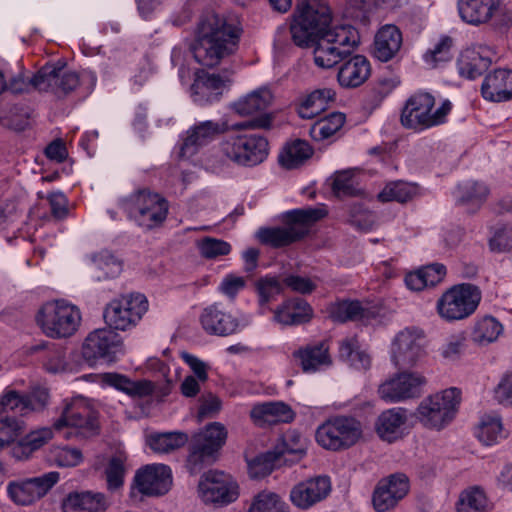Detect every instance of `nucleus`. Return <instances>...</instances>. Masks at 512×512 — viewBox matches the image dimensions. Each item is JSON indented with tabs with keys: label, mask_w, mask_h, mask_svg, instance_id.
<instances>
[{
	"label": "nucleus",
	"mask_w": 512,
	"mask_h": 512,
	"mask_svg": "<svg viewBox=\"0 0 512 512\" xmlns=\"http://www.w3.org/2000/svg\"><path fill=\"white\" fill-rule=\"evenodd\" d=\"M363 308L358 301L340 302L333 311V317L340 321L346 322L356 320L362 316Z\"/></svg>",
	"instance_id": "59"
},
{
	"label": "nucleus",
	"mask_w": 512,
	"mask_h": 512,
	"mask_svg": "<svg viewBox=\"0 0 512 512\" xmlns=\"http://www.w3.org/2000/svg\"><path fill=\"white\" fill-rule=\"evenodd\" d=\"M488 188L478 182H467L458 186L457 198L460 204L470 206L472 210L479 208L487 199Z\"/></svg>",
	"instance_id": "45"
},
{
	"label": "nucleus",
	"mask_w": 512,
	"mask_h": 512,
	"mask_svg": "<svg viewBox=\"0 0 512 512\" xmlns=\"http://www.w3.org/2000/svg\"><path fill=\"white\" fill-rule=\"evenodd\" d=\"M58 481L59 473L49 472L25 481L10 483L8 494L16 504L30 505L46 495Z\"/></svg>",
	"instance_id": "20"
},
{
	"label": "nucleus",
	"mask_w": 512,
	"mask_h": 512,
	"mask_svg": "<svg viewBox=\"0 0 512 512\" xmlns=\"http://www.w3.org/2000/svg\"><path fill=\"white\" fill-rule=\"evenodd\" d=\"M31 353H40V359L46 371L57 373L66 368V352L62 345L42 343L31 347Z\"/></svg>",
	"instance_id": "37"
},
{
	"label": "nucleus",
	"mask_w": 512,
	"mask_h": 512,
	"mask_svg": "<svg viewBox=\"0 0 512 512\" xmlns=\"http://www.w3.org/2000/svg\"><path fill=\"white\" fill-rule=\"evenodd\" d=\"M339 356L358 370H367L371 365L370 356L365 351L360 350L355 338H347L341 341Z\"/></svg>",
	"instance_id": "42"
},
{
	"label": "nucleus",
	"mask_w": 512,
	"mask_h": 512,
	"mask_svg": "<svg viewBox=\"0 0 512 512\" xmlns=\"http://www.w3.org/2000/svg\"><path fill=\"white\" fill-rule=\"evenodd\" d=\"M199 321L203 330L221 337L233 335L241 330L245 324L219 304L214 303L203 309Z\"/></svg>",
	"instance_id": "22"
},
{
	"label": "nucleus",
	"mask_w": 512,
	"mask_h": 512,
	"mask_svg": "<svg viewBox=\"0 0 512 512\" xmlns=\"http://www.w3.org/2000/svg\"><path fill=\"white\" fill-rule=\"evenodd\" d=\"M189 440L184 432L155 433L148 437V445L156 453H171L183 447Z\"/></svg>",
	"instance_id": "41"
},
{
	"label": "nucleus",
	"mask_w": 512,
	"mask_h": 512,
	"mask_svg": "<svg viewBox=\"0 0 512 512\" xmlns=\"http://www.w3.org/2000/svg\"><path fill=\"white\" fill-rule=\"evenodd\" d=\"M54 428L58 431L66 428L63 433L66 439L72 437L87 439L99 432V424L95 413L80 398H76L65 405L61 417L54 423Z\"/></svg>",
	"instance_id": "9"
},
{
	"label": "nucleus",
	"mask_w": 512,
	"mask_h": 512,
	"mask_svg": "<svg viewBox=\"0 0 512 512\" xmlns=\"http://www.w3.org/2000/svg\"><path fill=\"white\" fill-rule=\"evenodd\" d=\"M53 437V430L48 427L40 428L31 431L27 434L19 444L22 453L28 456L35 450L40 449L46 443H48Z\"/></svg>",
	"instance_id": "54"
},
{
	"label": "nucleus",
	"mask_w": 512,
	"mask_h": 512,
	"mask_svg": "<svg viewBox=\"0 0 512 512\" xmlns=\"http://www.w3.org/2000/svg\"><path fill=\"white\" fill-rule=\"evenodd\" d=\"M345 120L346 118L343 113H332L312 124L309 130V134L315 141H324L330 139L341 130Z\"/></svg>",
	"instance_id": "40"
},
{
	"label": "nucleus",
	"mask_w": 512,
	"mask_h": 512,
	"mask_svg": "<svg viewBox=\"0 0 512 512\" xmlns=\"http://www.w3.org/2000/svg\"><path fill=\"white\" fill-rule=\"evenodd\" d=\"M32 84L39 91H51L60 97L67 95L78 87L79 76L64 67L45 65L34 75Z\"/></svg>",
	"instance_id": "19"
},
{
	"label": "nucleus",
	"mask_w": 512,
	"mask_h": 512,
	"mask_svg": "<svg viewBox=\"0 0 512 512\" xmlns=\"http://www.w3.org/2000/svg\"><path fill=\"white\" fill-rule=\"evenodd\" d=\"M407 421L406 410L392 408L383 411L377 418L375 428L379 437L393 442L402 436V429Z\"/></svg>",
	"instance_id": "32"
},
{
	"label": "nucleus",
	"mask_w": 512,
	"mask_h": 512,
	"mask_svg": "<svg viewBox=\"0 0 512 512\" xmlns=\"http://www.w3.org/2000/svg\"><path fill=\"white\" fill-rule=\"evenodd\" d=\"M487 499L484 492L472 488L461 493L457 512H486Z\"/></svg>",
	"instance_id": "50"
},
{
	"label": "nucleus",
	"mask_w": 512,
	"mask_h": 512,
	"mask_svg": "<svg viewBox=\"0 0 512 512\" xmlns=\"http://www.w3.org/2000/svg\"><path fill=\"white\" fill-rule=\"evenodd\" d=\"M312 308L299 298L286 301L274 312V319L283 325H298L310 320Z\"/></svg>",
	"instance_id": "35"
},
{
	"label": "nucleus",
	"mask_w": 512,
	"mask_h": 512,
	"mask_svg": "<svg viewBox=\"0 0 512 512\" xmlns=\"http://www.w3.org/2000/svg\"><path fill=\"white\" fill-rule=\"evenodd\" d=\"M417 194V187L413 184L404 181H393L385 185L382 191L378 194V199L381 202L396 201L399 203H406L413 199Z\"/></svg>",
	"instance_id": "44"
},
{
	"label": "nucleus",
	"mask_w": 512,
	"mask_h": 512,
	"mask_svg": "<svg viewBox=\"0 0 512 512\" xmlns=\"http://www.w3.org/2000/svg\"><path fill=\"white\" fill-rule=\"evenodd\" d=\"M227 431L218 422L209 424L205 430L193 439L187 465L191 473L201 470L203 464L214 459L215 454L225 444Z\"/></svg>",
	"instance_id": "14"
},
{
	"label": "nucleus",
	"mask_w": 512,
	"mask_h": 512,
	"mask_svg": "<svg viewBox=\"0 0 512 512\" xmlns=\"http://www.w3.org/2000/svg\"><path fill=\"white\" fill-rule=\"evenodd\" d=\"M259 303L261 306L267 305L273 301L283 291L281 282L275 277H265L257 281L256 284Z\"/></svg>",
	"instance_id": "56"
},
{
	"label": "nucleus",
	"mask_w": 512,
	"mask_h": 512,
	"mask_svg": "<svg viewBox=\"0 0 512 512\" xmlns=\"http://www.w3.org/2000/svg\"><path fill=\"white\" fill-rule=\"evenodd\" d=\"M362 436L361 422L346 416L332 417L320 425L316 431L317 443L333 451L352 447Z\"/></svg>",
	"instance_id": "8"
},
{
	"label": "nucleus",
	"mask_w": 512,
	"mask_h": 512,
	"mask_svg": "<svg viewBox=\"0 0 512 512\" xmlns=\"http://www.w3.org/2000/svg\"><path fill=\"white\" fill-rule=\"evenodd\" d=\"M273 451L281 463H294L305 454L306 443L299 433L288 431L278 440Z\"/></svg>",
	"instance_id": "34"
},
{
	"label": "nucleus",
	"mask_w": 512,
	"mask_h": 512,
	"mask_svg": "<svg viewBox=\"0 0 512 512\" xmlns=\"http://www.w3.org/2000/svg\"><path fill=\"white\" fill-rule=\"evenodd\" d=\"M426 379L419 373L401 372L378 387V394L386 402L397 403L420 395Z\"/></svg>",
	"instance_id": "17"
},
{
	"label": "nucleus",
	"mask_w": 512,
	"mask_h": 512,
	"mask_svg": "<svg viewBox=\"0 0 512 512\" xmlns=\"http://www.w3.org/2000/svg\"><path fill=\"white\" fill-rule=\"evenodd\" d=\"M199 496L205 503L228 505L239 496L238 484L228 474L209 471L203 475L198 486Z\"/></svg>",
	"instance_id": "16"
},
{
	"label": "nucleus",
	"mask_w": 512,
	"mask_h": 512,
	"mask_svg": "<svg viewBox=\"0 0 512 512\" xmlns=\"http://www.w3.org/2000/svg\"><path fill=\"white\" fill-rule=\"evenodd\" d=\"M95 261L99 269L103 271L105 278L116 277L122 270L121 263L112 255H99Z\"/></svg>",
	"instance_id": "63"
},
{
	"label": "nucleus",
	"mask_w": 512,
	"mask_h": 512,
	"mask_svg": "<svg viewBox=\"0 0 512 512\" xmlns=\"http://www.w3.org/2000/svg\"><path fill=\"white\" fill-rule=\"evenodd\" d=\"M221 151L237 164L255 166L267 158L269 148L265 137L258 134H241L226 138L221 143Z\"/></svg>",
	"instance_id": "11"
},
{
	"label": "nucleus",
	"mask_w": 512,
	"mask_h": 512,
	"mask_svg": "<svg viewBox=\"0 0 512 512\" xmlns=\"http://www.w3.org/2000/svg\"><path fill=\"white\" fill-rule=\"evenodd\" d=\"M370 72L368 59L362 55H355L340 66L337 79L342 87L355 88L368 79Z\"/></svg>",
	"instance_id": "29"
},
{
	"label": "nucleus",
	"mask_w": 512,
	"mask_h": 512,
	"mask_svg": "<svg viewBox=\"0 0 512 512\" xmlns=\"http://www.w3.org/2000/svg\"><path fill=\"white\" fill-rule=\"evenodd\" d=\"M21 425L14 417L0 419V449L13 442L19 434Z\"/></svg>",
	"instance_id": "60"
},
{
	"label": "nucleus",
	"mask_w": 512,
	"mask_h": 512,
	"mask_svg": "<svg viewBox=\"0 0 512 512\" xmlns=\"http://www.w3.org/2000/svg\"><path fill=\"white\" fill-rule=\"evenodd\" d=\"M462 401V392L450 387L423 399L417 408L420 423L429 429L441 430L456 417Z\"/></svg>",
	"instance_id": "5"
},
{
	"label": "nucleus",
	"mask_w": 512,
	"mask_h": 512,
	"mask_svg": "<svg viewBox=\"0 0 512 512\" xmlns=\"http://www.w3.org/2000/svg\"><path fill=\"white\" fill-rule=\"evenodd\" d=\"M326 211L321 208L295 209L283 215L284 225L281 227L261 228L259 240L274 248L288 246L304 238L311 226L322 219Z\"/></svg>",
	"instance_id": "3"
},
{
	"label": "nucleus",
	"mask_w": 512,
	"mask_h": 512,
	"mask_svg": "<svg viewBox=\"0 0 512 512\" xmlns=\"http://www.w3.org/2000/svg\"><path fill=\"white\" fill-rule=\"evenodd\" d=\"M240 34L241 29L236 24L216 14L206 15L198 24L192 45L194 59L204 67H216L224 58L235 53Z\"/></svg>",
	"instance_id": "2"
},
{
	"label": "nucleus",
	"mask_w": 512,
	"mask_h": 512,
	"mask_svg": "<svg viewBox=\"0 0 512 512\" xmlns=\"http://www.w3.org/2000/svg\"><path fill=\"white\" fill-rule=\"evenodd\" d=\"M51 459L60 467H74L83 461V454L78 448L57 447L51 452Z\"/></svg>",
	"instance_id": "57"
},
{
	"label": "nucleus",
	"mask_w": 512,
	"mask_h": 512,
	"mask_svg": "<svg viewBox=\"0 0 512 512\" xmlns=\"http://www.w3.org/2000/svg\"><path fill=\"white\" fill-rule=\"evenodd\" d=\"M246 281L243 277L235 274L226 275L220 283L219 290L229 298H235V296L245 288Z\"/></svg>",
	"instance_id": "62"
},
{
	"label": "nucleus",
	"mask_w": 512,
	"mask_h": 512,
	"mask_svg": "<svg viewBox=\"0 0 512 512\" xmlns=\"http://www.w3.org/2000/svg\"><path fill=\"white\" fill-rule=\"evenodd\" d=\"M1 411L3 413H13L16 415L25 416L29 414L26 395H22L14 390L6 391L0 400Z\"/></svg>",
	"instance_id": "53"
},
{
	"label": "nucleus",
	"mask_w": 512,
	"mask_h": 512,
	"mask_svg": "<svg viewBox=\"0 0 512 512\" xmlns=\"http://www.w3.org/2000/svg\"><path fill=\"white\" fill-rule=\"evenodd\" d=\"M281 464V461L272 450L249 461L248 472L252 478H262L270 474L274 468Z\"/></svg>",
	"instance_id": "51"
},
{
	"label": "nucleus",
	"mask_w": 512,
	"mask_h": 512,
	"mask_svg": "<svg viewBox=\"0 0 512 512\" xmlns=\"http://www.w3.org/2000/svg\"><path fill=\"white\" fill-rule=\"evenodd\" d=\"M490 249L494 252H507L512 249V227L504 226L495 231L489 240Z\"/></svg>",
	"instance_id": "61"
},
{
	"label": "nucleus",
	"mask_w": 512,
	"mask_h": 512,
	"mask_svg": "<svg viewBox=\"0 0 512 512\" xmlns=\"http://www.w3.org/2000/svg\"><path fill=\"white\" fill-rule=\"evenodd\" d=\"M476 435L485 445H492L504 437L501 419L496 415H486L482 418Z\"/></svg>",
	"instance_id": "47"
},
{
	"label": "nucleus",
	"mask_w": 512,
	"mask_h": 512,
	"mask_svg": "<svg viewBox=\"0 0 512 512\" xmlns=\"http://www.w3.org/2000/svg\"><path fill=\"white\" fill-rule=\"evenodd\" d=\"M451 110L452 103L448 99L435 108L434 96L419 91L406 100L400 122L405 128L420 132L444 124Z\"/></svg>",
	"instance_id": "4"
},
{
	"label": "nucleus",
	"mask_w": 512,
	"mask_h": 512,
	"mask_svg": "<svg viewBox=\"0 0 512 512\" xmlns=\"http://www.w3.org/2000/svg\"><path fill=\"white\" fill-rule=\"evenodd\" d=\"M330 8L317 0L297 10L290 26L297 46L313 47L314 63L324 69L334 67L350 56L360 42L357 30L350 25L331 26Z\"/></svg>",
	"instance_id": "1"
},
{
	"label": "nucleus",
	"mask_w": 512,
	"mask_h": 512,
	"mask_svg": "<svg viewBox=\"0 0 512 512\" xmlns=\"http://www.w3.org/2000/svg\"><path fill=\"white\" fill-rule=\"evenodd\" d=\"M108 506L104 494L90 491L70 493L63 503L65 512H104Z\"/></svg>",
	"instance_id": "31"
},
{
	"label": "nucleus",
	"mask_w": 512,
	"mask_h": 512,
	"mask_svg": "<svg viewBox=\"0 0 512 512\" xmlns=\"http://www.w3.org/2000/svg\"><path fill=\"white\" fill-rule=\"evenodd\" d=\"M491 64V59L479 51L467 49L458 59L459 73L468 78L475 79L480 76Z\"/></svg>",
	"instance_id": "39"
},
{
	"label": "nucleus",
	"mask_w": 512,
	"mask_h": 512,
	"mask_svg": "<svg viewBox=\"0 0 512 512\" xmlns=\"http://www.w3.org/2000/svg\"><path fill=\"white\" fill-rule=\"evenodd\" d=\"M122 352V342L117 333L111 329H97L85 339L82 354L90 364L98 359L113 361Z\"/></svg>",
	"instance_id": "18"
},
{
	"label": "nucleus",
	"mask_w": 512,
	"mask_h": 512,
	"mask_svg": "<svg viewBox=\"0 0 512 512\" xmlns=\"http://www.w3.org/2000/svg\"><path fill=\"white\" fill-rule=\"evenodd\" d=\"M35 320L47 337L61 339L75 334L81 322V314L74 305L58 300L43 304Z\"/></svg>",
	"instance_id": "6"
},
{
	"label": "nucleus",
	"mask_w": 512,
	"mask_h": 512,
	"mask_svg": "<svg viewBox=\"0 0 512 512\" xmlns=\"http://www.w3.org/2000/svg\"><path fill=\"white\" fill-rule=\"evenodd\" d=\"M409 491V479L397 473L380 480L373 492L372 503L377 512L393 509Z\"/></svg>",
	"instance_id": "21"
},
{
	"label": "nucleus",
	"mask_w": 512,
	"mask_h": 512,
	"mask_svg": "<svg viewBox=\"0 0 512 512\" xmlns=\"http://www.w3.org/2000/svg\"><path fill=\"white\" fill-rule=\"evenodd\" d=\"M148 306V300L143 294H130L110 301L103 317L110 328L124 331L138 324Z\"/></svg>",
	"instance_id": "12"
},
{
	"label": "nucleus",
	"mask_w": 512,
	"mask_h": 512,
	"mask_svg": "<svg viewBox=\"0 0 512 512\" xmlns=\"http://www.w3.org/2000/svg\"><path fill=\"white\" fill-rule=\"evenodd\" d=\"M335 92L329 88L317 89L299 98L297 112L303 119H312L326 110Z\"/></svg>",
	"instance_id": "33"
},
{
	"label": "nucleus",
	"mask_w": 512,
	"mask_h": 512,
	"mask_svg": "<svg viewBox=\"0 0 512 512\" xmlns=\"http://www.w3.org/2000/svg\"><path fill=\"white\" fill-rule=\"evenodd\" d=\"M171 469L164 464H150L138 470L134 483L144 495L157 496L165 494L171 485Z\"/></svg>",
	"instance_id": "23"
},
{
	"label": "nucleus",
	"mask_w": 512,
	"mask_h": 512,
	"mask_svg": "<svg viewBox=\"0 0 512 512\" xmlns=\"http://www.w3.org/2000/svg\"><path fill=\"white\" fill-rule=\"evenodd\" d=\"M467 349L465 332L451 334L439 348L441 357L447 361H458Z\"/></svg>",
	"instance_id": "49"
},
{
	"label": "nucleus",
	"mask_w": 512,
	"mask_h": 512,
	"mask_svg": "<svg viewBox=\"0 0 512 512\" xmlns=\"http://www.w3.org/2000/svg\"><path fill=\"white\" fill-rule=\"evenodd\" d=\"M248 512H289V506L277 493L263 490L253 497Z\"/></svg>",
	"instance_id": "43"
},
{
	"label": "nucleus",
	"mask_w": 512,
	"mask_h": 512,
	"mask_svg": "<svg viewBox=\"0 0 512 512\" xmlns=\"http://www.w3.org/2000/svg\"><path fill=\"white\" fill-rule=\"evenodd\" d=\"M227 130L228 126L226 123H219L211 120L195 124L186 132V137L184 138L181 147V154L183 156H190L194 154L199 147L213 141L218 135L226 132Z\"/></svg>",
	"instance_id": "25"
},
{
	"label": "nucleus",
	"mask_w": 512,
	"mask_h": 512,
	"mask_svg": "<svg viewBox=\"0 0 512 512\" xmlns=\"http://www.w3.org/2000/svg\"><path fill=\"white\" fill-rule=\"evenodd\" d=\"M482 299L478 286L457 284L445 291L437 301L439 316L448 322L464 320L475 313Z\"/></svg>",
	"instance_id": "7"
},
{
	"label": "nucleus",
	"mask_w": 512,
	"mask_h": 512,
	"mask_svg": "<svg viewBox=\"0 0 512 512\" xmlns=\"http://www.w3.org/2000/svg\"><path fill=\"white\" fill-rule=\"evenodd\" d=\"M482 96L492 102L512 99V70L496 69L488 74L481 87Z\"/></svg>",
	"instance_id": "27"
},
{
	"label": "nucleus",
	"mask_w": 512,
	"mask_h": 512,
	"mask_svg": "<svg viewBox=\"0 0 512 512\" xmlns=\"http://www.w3.org/2000/svg\"><path fill=\"white\" fill-rule=\"evenodd\" d=\"M402 45V34L395 25L383 26L375 35L374 56L382 62L395 57Z\"/></svg>",
	"instance_id": "30"
},
{
	"label": "nucleus",
	"mask_w": 512,
	"mask_h": 512,
	"mask_svg": "<svg viewBox=\"0 0 512 512\" xmlns=\"http://www.w3.org/2000/svg\"><path fill=\"white\" fill-rule=\"evenodd\" d=\"M312 155L313 148L307 141L295 139L283 147L279 154V163L286 169H294L304 164Z\"/></svg>",
	"instance_id": "36"
},
{
	"label": "nucleus",
	"mask_w": 512,
	"mask_h": 512,
	"mask_svg": "<svg viewBox=\"0 0 512 512\" xmlns=\"http://www.w3.org/2000/svg\"><path fill=\"white\" fill-rule=\"evenodd\" d=\"M273 99L272 93L266 88H261L248 94L246 97L234 103V111L241 116H248L266 110Z\"/></svg>",
	"instance_id": "38"
},
{
	"label": "nucleus",
	"mask_w": 512,
	"mask_h": 512,
	"mask_svg": "<svg viewBox=\"0 0 512 512\" xmlns=\"http://www.w3.org/2000/svg\"><path fill=\"white\" fill-rule=\"evenodd\" d=\"M502 331V325L493 317H484L475 323L472 340L479 345L495 341Z\"/></svg>",
	"instance_id": "46"
},
{
	"label": "nucleus",
	"mask_w": 512,
	"mask_h": 512,
	"mask_svg": "<svg viewBox=\"0 0 512 512\" xmlns=\"http://www.w3.org/2000/svg\"><path fill=\"white\" fill-rule=\"evenodd\" d=\"M123 206L129 216L140 226L149 229L161 224L168 213L167 201L159 194L146 189L127 197Z\"/></svg>",
	"instance_id": "10"
},
{
	"label": "nucleus",
	"mask_w": 512,
	"mask_h": 512,
	"mask_svg": "<svg viewBox=\"0 0 512 512\" xmlns=\"http://www.w3.org/2000/svg\"><path fill=\"white\" fill-rule=\"evenodd\" d=\"M453 39L449 36H442L435 46L425 53L424 58L427 63L435 66L438 62L448 61L451 58V49Z\"/></svg>",
	"instance_id": "58"
},
{
	"label": "nucleus",
	"mask_w": 512,
	"mask_h": 512,
	"mask_svg": "<svg viewBox=\"0 0 512 512\" xmlns=\"http://www.w3.org/2000/svg\"><path fill=\"white\" fill-rule=\"evenodd\" d=\"M495 397L503 405H512V372L504 375L495 390Z\"/></svg>",
	"instance_id": "64"
},
{
	"label": "nucleus",
	"mask_w": 512,
	"mask_h": 512,
	"mask_svg": "<svg viewBox=\"0 0 512 512\" xmlns=\"http://www.w3.org/2000/svg\"><path fill=\"white\" fill-rule=\"evenodd\" d=\"M426 353V336L420 328H404L391 342L390 358L399 369L415 366L424 359Z\"/></svg>",
	"instance_id": "13"
},
{
	"label": "nucleus",
	"mask_w": 512,
	"mask_h": 512,
	"mask_svg": "<svg viewBox=\"0 0 512 512\" xmlns=\"http://www.w3.org/2000/svg\"><path fill=\"white\" fill-rule=\"evenodd\" d=\"M332 189L337 197L354 196L358 192V182L352 170L334 174Z\"/></svg>",
	"instance_id": "52"
},
{
	"label": "nucleus",
	"mask_w": 512,
	"mask_h": 512,
	"mask_svg": "<svg viewBox=\"0 0 512 512\" xmlns=\"http://www.w3.org/2000/svg\"><path fill=\"white\" fill-rule=\"evenodd\" d=\"M226 80L204 70L198 71L191 86L194 101L199 104L213 102L222 94Z\"/></svg>",
	"instance_id": "28"
},
{
	"label": "nucleus",
	"mask_w": 512,
	"mask_h": 512,
	"mask_svg": "<svg viewBox=\"0 0 512 512\" xmlns=\"http://www.w3.org/2000/svg\"><path fill=\"white\" fill-rule=\"evenodd\" d=\"M330 490V479L318 476L295 485L290 492V500L298 508L308 509L326 498Z\"/></svg>",
	"instance_id": "24"
},
{
	"label": "nucleus",
	"mask_w": 512,
	"mask_h": 512,
	"mask_svg": "<svg viewBox=\"0 0 512 512\" xmlns=\"http://www.w3.org/2000/svg\"><path fill=\"white\" fill-rule=\"evenodd\" d=\"M292 356L305 373H314L328 368L333 362L329 353V345L325 341L301 347L294 351Z\"/></svg>",
	"instance_id": "26"
},
{
	"label": "nucleus",
	"mask_w": 512,
	"mask_h": 512,
	"mask_svg": "<svg viewBox=\"0 0 512 512\" xmlns=\"http://www.w3.org/2000/svg\"><path fill=\"white\" fill-rule=\"evenodd\" d=\"M461 18L473 25L493 20L495 26H508L512 23V12L501 5L500 0H459Z\"/></svg>",
	"instance_id": "15"
},
{
	"label": "nucleus",
	"mask_w": 512,
	"mask_h": 512,
	"mask_svg": "<svg viewBox=\"0 0 512 512\" xmlns=\"http://www.w3.org/2000/svg\"><path fill=\"white\" fill-rule=\"evenodd\" d=\"M197 247L201 256L206 259H215L231 252V245L228 242L212 237H204L198 241Z\"/></svg>",
	"instance_id": "55"
},
{
	"label": "nucleus",
	"mask_w": 512,
	"mask_h": 512,
	"mask_svg": "<svg viewBox=\"0 0 512 512\" xmlns=\"http://www.w3.org/2000/svg\"><path fill=\"white\" fill-rule=\"evenodd\" d=\"M127 456L123 452L115 454L108 462L105 470L107 488L116 491L123 486L125 477V462Z\"/></svg>",
	"instance_id": "48"
}]
</instances>
